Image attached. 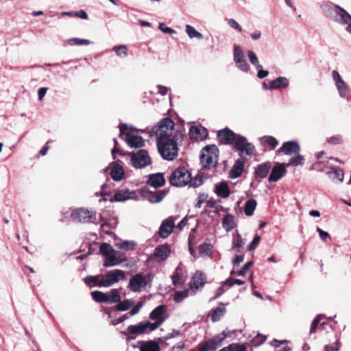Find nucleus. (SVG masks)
Wrapping results in <instances>:
<instances>
[{
    "label": "nucleus",
    "mask_w": 351,
    "mask_h": 351,
    "mask_svg": "<svg viewBox=\"0 0 351 351\" xmlns=\"http://www.w3.org/2000/svg\"><path fill=\"white\" fill-rule=\"evenodd\" d=\"M157 138V147L162 157L167 160H174L178 155V145L184 139V134L179 129L175 128L174 122L169 118H165L152 130Z\"/></svg>",
    "instance_id": "nucleus-1"
},
{
    "label": "nucleus",
    "mask_w": 351,
    "mask_h": 351,
    "mask_svg": "<svg viewBox=\"0 0 351 351\" xmlns=\"http://www.w3.org/2000/svg\"><path fill=\"white\" fill-rule=\"evenodd\" d=\"M219 149L215 145L205 146L201 151L200 163L204 169H210L218 163Z\"/></svg>",
    "instance_id": "nucleus-2"
},
{
    "label": "nucleus",
    "mask_w": 351,
    "mask_h": 351,
    "mask_svg": "<svg viewBox=\"0 0 351 351\" xmlns=\"http://www.w3.org/2000/svg\"><path fill=\"white\" fill-rule=\"evenodd\" d=\"M191 180V173L184 167H178L171 173L169 181L174 186H183Z\"/></svg>",
    "instance_id": "nucleus-3"
},
{
    "label": "nucleus",
    "mask_w": 351,
    "mask_h": 351,
    "mask_svg": "<svg viewBox=\"0 0 351 351\" xmlns=\"http://www.w3.org/2000/svg\"><path fill=\"white\" fill-rule=\"evenodd\" d=\"M322 8L325 12H329L330 10L334 11L336 14L335 21L342 25H348L351 23V15L343 8L338 5H332L329 3H324Z\"/></svg>",
    "instance_id": "nucleus-4"
},
{
    "label": "nucleus",
    "mask_w": 351,
    "mask_h": 351,
    "mask_svg": "<svg viewBox=\"0 0 351 351\" xmlns=\"http://www.w3.org/2000/svg\"><path fill=\"white\" fill-rule=\"evenodd\" d=\"M234 149L239 152V156L243 157L244 156H250L255 154L254 146L247 142L245 137L238 136L237 139L234 143Z\"/></svg>",
    "instance_id": "nucleus-5"
},
{
    "label": "nucleus",
    "mask_w": 351,
    "mask_h": 351,
    "mask_svg": "<svg viewBox=\"0 0 351 351\" xmlns=\"http://www.w3.org/2000/svg\"><path fill=\"white\" fill-rule=\"evenodd\" d=\"M119 129V137L123 138V135L125 134V141L130 147L141 148L144 146L145 141L141 136L135 135L132 132L125 133V130L128 129L126 125L121 124Z\"/></svg>",
    "instance_id": "nucleus-6"
},
{
    "label": "nucleus",
    "mask_w": 351,
    "mask_h": 351,
    "mask_svg": "<svg viewBox=\"0 0 351 351\" xmlns=\"http://www.w3.org/2000/svg\"><path fill=\"white\" fill-rule=\"evenodd\" d=\"M73 220L80 223H94L96 219V213L84 208L75 209L71 215Z\"/></svg>",
    "instance_id": "nucleus-7"
},
{
    "label": "nucleus",
    "mask_w": 351,
    "mask_h": 351,
    "mask_svg": "<svg viewBox=\"0 0 351 351\" xmlns=\"http://www.w3.org/2000/svg\"><path fill=\"white\" fill-rule=\"evenodd\" d=\"M146 325L145 322H141L135 325H130L128 326L125 331L121 333L126 336L127 341H131L136 339L137 335L147 333Z\"/></svg>",
    "instance_id": "nucleus-8"
},
{
    "label": "nucleus",
    "mask_w": 351,
    "mask_h": 351,
    "mask_svg": "<svg viewBox=\"0 0 351 351\" xmlns=\"http://www.w3.org/2000/svg\"><path fill=\"white\" fill-rule=\"evenodd\" d=\"M131 162L135 168L141 169L149 165L152 160L148 152L145 149H140L131 157Z\"/></svg>",
    "instance_id": "nucleus-9"
},
{
    "label": "nucleus",
    "mask_w": 351,
    "mask_h": 351,
    "mask_svg": "<svg viewBox=\"0 0 351 351\" xmlns=\"http://www.w3.org/2000/svg\"><path fill=\"white\" fill-rule=\"evenodd\" d=\"M106 278L104 279V282L101 283V285H104V287H109L125 278V272L121 269L108 271L106 272Z\"/></svg>",
    "instance_id": "nucleus-10"
},
{
    "label": "nucleus",
    "mask_w": 351,
    "mask_h": 351,
    "mask_svg": "<svg viewBox=\"0 0 351 351\" xmlns=\"http://www.w3.org/2000/svg\"><path fill=\"white\" fill-rule=\"evenodd\" d=\"M147 285V276L139 273L135 274L130 278L128 287L133 292H141L142 288L145 287Z\"/></svg>",
    "instance_id": "nucleus-11"
},
{
    "label": "nucleus",
    "mask_w": 351,
    "mask_h": 351,
    "mask_svg": "<svg viewBox=\"0 0 351 351\" xmlns=\"http://www.w3.org/2000/svg\"><path fill=\"white\" fill-rule=\"evenodd\" d=\"M332 79L335 81L339 96L346 98L349 94V88L346 82L342 80L340 74L336 70L332 72Z\"/></svg>",
    "instance_id": "nucleus-12"
},
{
    "label": "nucleus",
    "mask_w": 351,
    "mask_h": 351,
    "mask_svg": "<svg viewBox=\"0 0 351 351\" xmlns=\"http://www.w3.org/2000/svg\"><path fill=\"white\" fill-rule=\"evenodd\" d=\"M234 60L237 66L243 71L247 72L250 69V65L245 59L243 52L240 46L234 47Z\"/></svg>",
    "instance_id": "nucleus-13"
},
{
    "label": "nucleus",
    "mask_w": 351,
    "mask_h": 351,
    "mask_svg": "<svg viewBox=\"0 0 351 351\" xmlns=\"http://www.w3.org/2000/svg\"><path fill=\"white\" fill-rule=\"evenodd\" d=\"M237 137L238 136L228 128L217 132V138L221 144L232 145L235 143Z\"/></svg>",
    "instance_id": "nucleus-14"
},
{
    "label": "nucleus",
    "mask_w": 351,
    "mask_h": 351,
    "mask_svg": "<svg viewBox=\"0 0 351 351\" xmlns=\"http://www.w3.org/2000/svg\"><path fill=\"white\" fill-rule=\"evenodd\" d=\"M221 346V339L218 337L210 338L197 346L199 351H215Z\"/></svg>",
    "instance_id": "nucleus-15"
},
{
    "label": "nucleus",
    "mask_w": 351,
    "mask_h": 351,
    "mask_svg": "<svg viewBox=\"0 0 351 351\" xmlns=\"http://www.w3.org/2000/svg\"><path fill=\"white\" fill-rule=\"evenodd\" d=\"M208 135V130L202 125L192 126L189 130V136L194 141H203L207 138Z\"/></svg>",
    "instance_id": "nucleus-16"
},
{
    "label": "nucleus",
    "mask_w": 351,
    "mask_h": 351,
    "mask_svg": "<svg viewBox=\"0 0 351 351\" xmlns=\"http://www.w3.org/2000/svg\"><path fill=\"white\" fill-rule=\"evenodd\" d=\"M175 227V219L173 217H169L165 219L159 228V234L162 238L168 237L173 232Z\"/></svg>",
    "instance_id": "nucleus-17"
},
{
    "label": "nucleus",
    "mask_w": 351,
    "mask_h": 351,
    "mask_svg": "<svg viewBox=\"0 0 351 351\" xmlns=\"http://www.w3.org/2000/svg\"><path fill=\"white\" fill-rule=\"evenodd\" d=\"M286 165L285 163H278L277 165L274 166L271 171V173L269 176L268 181L270 182H277L282 177H283L286 173Z\"/></svg>",
    "instance_id": "nucleus-18"
},
{
    "label": "nucleus",
    "mask_w": 351,
    "mask_h": 351,
    "mask_svg": "<svg viewBox=\"0 0 351 351\" xmlns=\"http://www.w3.org/2000/svg\"><path fill=\"white\" fill-rule=\"evenodd\" d=\"M300 151V145L295 141H287L282 144V147L277 151L283 152L284 154L291 156L297 154Z\"/></svg>",
    "instance_id": "nucleus-19"
},
{
    "label": "nucleus",
    "mask_w": 351,
    "mask_h": 351,
    "mask_svg": "<svg viewBox=\"0 0 351 351\" xmlns=\"http://www.w3.org/2000/svg\"><path fill=\"white\" fill-rule=\"evenodd\" d=\"M206 282V275L200 271H197L193 276L190 281V287L191 289H198L202 287Z\"/></svg>",
    "instance_id": "nucleus-20"
},
{
    "label": "nucleus",
    "mask_w": 351,
    "mask_h": 351,
    "mask_svg": "<svg viewBox=\"0 0 351 351\" xmlns=\"http://www.w3.org/2000/svg\"><path fill=\"white\" fill-rule=\"evenodd\" d=\"M171 252L170 247L168 244L158 246L155 250L154 256L158 261H165Z\"/></svg>",
    "instance_id": "nucleus-21"
},
{
    "label": "nucleus",
    "mask_w": 351,
    "mask_h": 351,
    "mask_svg": "<svg viewBox=\"0 0 351 351\" xmlns=\"http://www.w3.org/2000/svg\"><path fill=\"white\" fill-rule=\"evenodd\" d=\"M245 160L243 159H237L229 173V176L232 179L239 178L244 169Z\"/></svg>",
    "instance_id": "nucleus-22"
},
{
    "label": "nucleus",
    "mask_w": 351,
    "mask_h": 351,
    "mask_svg": "<svg viewBox=\"0 0 351 351\" xmlns=\"http://www.w3.org/2000/svg\"><path fill=\"white\" fill-rule=\"evenodd\" d=\"M147 183L156 189L159 188L165 185V178L161 173L151 174Z\"/></svg>",
    "instance_id": "nucleus-23"
},
{
    "label": "nucleus",
    "mask_w": 351,
    "mask_h": 351,
    "mask_svg": "<svg viewBox=\"0 0 351 351\" xmlns=\"http://www.w3.org/2000/svg\"><path fill=\"white\" fill-rule=\"evenodd\" d=\"M271 168V163L270 162H263L258 165L255 169L254 175L256 178H265L268 175Z\"/></svg>",
    "instance_id": "nucleus-24"
},
{
    "label": "nucleus",
    "mask_w": 351,
    "mask_h": 351,
    "mask_svg": "<svg viewBox=\"0 0 351 351\" xmlns=\"http://www.w3.org/2000/svg\"><path fill=\"white\" fill-rule=\"evenodd\" d=\"M132 195H135L134 192L130 191L129 190H119L115 192L112 198L109 200L112 202H122L132 198Z\"/></svg>",
    "instance_id": "nucleus-25"
},
{
    "label": "nucleus",
    "mask_w": 351,
    "mask_h": 351,
    "mask_svg": "<svg viewBox=\"0 0 351 351\" xmlns=\"http://www.w3.org/2000/svg\"><path fill=\"white\" fill-rule=\"evenodd\" d=\"M289 84V80L285 77H278L270 81L269 89H279L282 88H287Z\"/></svg>",
    "instance_id": "nucleus-26"
},
{
    "label": "nucleus",
    "mask_w": 351,
    "mask_h": 351,
    "mask_svg": "<svg viewBox=\"0 0 351 351\" xmlns=\"http://www.w3.org/2000/svg\"><path fill=\"white\" fill-rule=\"evenodd\" d=\"M222 226L227 231H232L236 226L234 216L232 214H227L222 219Z\"/></svg>",
    "instance_id": "nucleus-27"
},
{
    "label": "nucleus",
    "mask_w": 351,
    "mask_h": 351,
    "mask_svg": "<svg viewBox=\"0 0 351 351\" xmlns=\"http://www.w3.org/2000/svg\"><path fill=\"white\" fill-rule=\"evenodd\" d=\"M215 193L219 197L222 198H227L229 197L230 191L228 183L222 182L217 184L215 186Z\"/></svg>",
    "instance_id": "nucleus-28"
},
{
    "label": "nucleus",
    "mask_w": 351,
    "mask_h": 351,
    "mask_svg": "<svg viewBox=\"0 0 351 351\" xmlns=\"http://www.w3.org/2000/svg\"><path fill=\"white\" fill-rule=\"evenodd\" d=\"M124 176V169L119 164L113 165L110 169V176L114 181H120Z\"/></svg>",
    "instance_id": "nucleus-29"
},
{
    "label": "nucleus",
    "mask_w": 351,
    "mask_h": 351,
    "mask_svg": "<svg viewBox=\"0 0 351 351\" xmlns=\"http://www.w3.org/2000/svg\"><path fill=\"white\" fill-rule=\"evenodd\" d=\"M141 346L140 347L141 351H160V348L159 344L154 341H140Z\"/></svg>",
    "instance_id": "nucleus-30"
},
{
    "label": "nucleus",
    "mask_w": 351,
    "mask_h": 351,
    "mask_svg": "<svg viewBox=\"0 0 351 351\" xmlns=\"http://www.w3.org/2000/svg\"><path fill=\"white\" fill-rule=\"evenodd\" d=\"M261 144L271 149H275L278 145L277 139L271 136H264L260 138Z\"/></svg>",
    "instance_id": "nucleus-31"
},
{
    "label": "nucleus",
    "mask_w": 351,
    "mask_h": 351,
    "mask_svg": "<svg viewBox=\"0 0 351 351\" xmlns=\"http://www.w3.org/2000/svg\"><path fill=\"white\" fill-rule=\"evenodd\" d=\"M125 260V258L119 259L116 255L110 254L106 257L104 266L108 267L118 265Z\"/></svg>",
    "instance_id": "nucleus-32"
},
{
    "label": "nucleus",
    "mask_w": 351,
    "mask_h": 351,
    "mask_svg": "<svg viewBox=\"0 0 351 351\" xmlns=\"http://www.w3.org/2000/svg\"><path fill=\"white\" fill-rule=\"evenodd\" d=\"M100 275L88 276L84 278V281L90 287L92 286H97L101 287H104V285H101V282H104V279L100 280Z\"/></svg>",
    "instance_id": "nucleus-33"
},
{
    "label": "nucleus",
    "mask_w": 351,
    "mask_h": 351,
    "mask_svg": "<svg viewBox=\"0 0 351 351\" xmlns=\"http://www.w3.org/2000/svg\"><path fill=\"white\" fill-rule=\"evenodd\" d=\"M165 313V306L160 305L155 308L149 314V319L152 320H159L160 319H165L162 315Z\"/></svg>",
    "instance_id": "nucleus-34"
},
{
    "label": "nucleus",
    "mask_w": 351,
    "mask_h": 351,
    "mask_svg": "<svg viewBox=\"0 0 351 351\" xmlns=\"http://www.w3.org/2000/svg\"><path fill=\"white\" fill-rule=\"evenodd\" d=\"M166 195L165 191H158L154 192H149L147 198L152 203H158L160 202Z\"/></svg>",
    "instance_id": "nucleus-35"
},
{
    "label": "nucleus",
    "mask_w": 351,
    "mask_h": 351,
    "mask_svg": "<svg viewBox=\"0 0 351 351\" xmlns=\"http://www.w3.org/2000/svg\"><path fill=\"white\" fill-rule=\"evenodd\" d=\"M106 303H117L121 300V295L119 291L117 289H111L108 293H106Z\"/></svg>",
    "instance_id": "nucleus-36"
},
{
    "label": "nucleus",
    "mask_w": 351,
    "mask_h": 351,
    "mask_svg": "<svg viewBox=\"0 0 351 351\" xmlns=\"http://www.w3.org/2000/svg\"><path fill=\"white\" fill-rule=\"evenodd\" d=\"M257 203L254 199H249L245 204L244 213L247 216H251L256 207Z\"/></svg>",
    "instance_id": "nucleus-37"
},
{
    "label": "nucleus",
    "mask_w": 351,
    "mask_h": 351,
    "mask_svg": "<svg viewBox=\"0 0 351 351\" xmlns=\"http://www.w3.org/2000/svg\"><path fill=\"white\" fill-rule=\"evenodd\" d=\"M245 242L239 233L234 236L232 247L233 250H234L237 253L241 252L240 249L243 246Z\"/></svg>",
    "instance_id": "nucleus-38"
},
{
    "label": "nucleus",
    "mask_w": 351,
    "mask_h": 351,
    "mask_svg": "<svg viewBox=\"0 0 351 351\" xmlns=\"http://www.w3.org/2000/svg\"><path fill=\"white\" fill-rule=\"evenodd\" d=\"M117 303L118 304L115 306L116 310L125 311L130 309L134 304V301L126 299L123 301L120 300Z\"/></svg>",
    "instance_id": "nucleus-39"
},
{
    "label": "nucleus",
    "mask_w": 351,
    "mask_h": 351,
    "mask_svg": "<svg viewBox=\"0 0 351 351\" xmlns=\"http://www.w3.org/2000/svg\"><path fill=\"white\" fill-rule=\"evenodd\" d=\"M116 246L119 249L130 251L133 250L136 247V243L133 241H124L117 243Z\"/></svg>",
    "instance_id": "nucleus-40"
},
{
    "label": "nucleus",
    "mask_w": 351,
    "mask_h": 351,
    "mask_svg": "<svg viewBox=\"0 0 351 351\" xmlns=\"http://www.w3.org/2000/svg\"><path fill=\"white\" fill-rule=\"evenodd\" d=\"M324 318V315H318L313 321L311 328H310V334H314L317 332V329L319 327V325L320 326H324L325 324V322L320 323L321 320Z\"/></svg>",
    "instance_id": "nucleus-41"
},
{
    "label": "nucleus",
    "mask_w": 351,
    "mask_h": 351,
    "mask_svg": "<svg viewBox=\"0 0 351 351\" xmlns=\"http://www.w3.org/2000/svg\"><path fill=\"white\" fill-rule=\"evenodd\" d=\"M226 312V308L224 307L219 306L215 309H213L211 312L210 317L213 322H216L219 321L221 316L223 315Z\"/></svg>",
    "instance_id": "nucleus-42"
},
{
    "label": "nucleus",
    "mask_w": 351,
    "mask_h": 351,
    "mask_svg": "<svg viewBox=\"0 0 351 351\" xmlns=\"http://www.w3.org/2000/svg\"><path fill=\"white\" fill-rule=\"evenodd\" d=\"M93 299L99 303H106V293L100 291H94L91 292Z\"/></svg>",
    "instance_id": "nucleus-43"
},
{
    "label": "nucleus",
    "mask_w": 351,
    "mask_h": 351,
    "mask_svg": "<svg viewBox=\"0 0 351 351\" xmlns=\"http://www.w3.org/2000/svg\"><path fill=\"white\" fill-rule=\"evenodd\" d=\"M112 50L120 58H125L128 56V47L125 45L114 46Z\"/></svg>",
    "instance_id": "nucleus-44"
},
{
    "label": "nucleus",
    "mask_w": 351,
    "mask_h": 351,
    "mask_svg": "<svg viewBox=\"0 0 351 351\" xmlns=\"http://www.w3.org/2000/svg\"><path fill=\"white\" fill-rule=\"evenodd\" d=\"M304 158L302 156L298 154L296 156L291 158L289 162L285 163V165L288 167L289 166H298L299 165H302L304 164Z\"/></svg>",
    "instance_id": "nucleus-45"
},
{
    "label": "nucleus",
    "mask_w": 351,
    "mask_h": 351,
    "mask_svg": "<svg viewBox=\"0 0 351 351\" xmlns=\"http://www.w3.org/2000/svg\"><path fill=\"white\" fill-rule=\"evenodd\" d=\"M212 245L206 242L203 243L198 247L200 255H210L212 253Z\"/></svg>",
    "instance_id": "nucleus-46"
},
{
    "label": "nucleus",
    "mask_w": 351,
    "mask_h": 351,
    "mask_svg": "<svg viewBox=\"0 0 351 351\" xmlns=\"http://www.w3.org/2000/svg\"><path fill=\"white\" fill-rule=\"evenodd\" d=\"M67 43L69 45H88L90 41L87 39H82L79 38H72L67 40Z\"/></svg>",
    "instance_id": "nucleus-47"
},
{
    "label": "nucleus",
    "mask_w": 351,
    "mask_h": 351,
    "mask_svg": "<svg viewBox=\"0 0 351 351\" xmlns=\"http://www.w3.org/2000/svg\"><path fill=\"white\" fill-rule=\"evenodd\" d=\"M186 32L191 38H197L202 39L203 38L202 34L196 31L195 28L191 26L190 25H186Z\"/></svg>",
    "instance_id": "nucleus-48"
},
{
    "label": "nucleus",
    "mask_w": 351,
    "mask_h": 351,
    "mask_svg": "<svg viewBox=\"0 0 351 351\" xmlns=\"http://www.w3.org/2000/svg\"><path fill=\"white\" fill-rule=\"evenodd\" d=\"M165 319H160L159 320H156L155 322L151 323L149 321H146L145 325L147 328V330H149V331H154L156 330L162 324L165 322Z\"/></svg>",
    "instance_id": "nucleus-49"
},
{
    "label": "nucleus",
    "mask_w": 351,
    "mask_h": 351,
    "mask_svg": "<svg viewBox=\"0 0 351 351\" xmlns=\"http://www.w3.org/2000/svg\"><path fill=\"white\" fill-rule=\"evenodd\" d=\"M327 173H332L335 176V178L339 182H342L343 180L344 173L342 169L337 167H331V171H328Z\"/></svg>",
    "instance_id": "nucleus-50"
},
{
    "label": "nucleus",
    "mask_w": 351,
    "mask_h": 351,
    "mask_svg": "<svg viewBox=\"0 0 351 351\" xmlns=\"http://www.w3.org/2000/svg\"><path fill=\"white\" fill-rule=\"evenodd\" d=\"M99 251L103 256L106 257L110 254V252H114V250L109 243H103L99 247Z\"/></svg>",
    "instance_id": "nucleus-51"
},
{
    "label": "nucleus",
    "mask_w": 351,
    "mask_h": 351,
    "mask_svg": "<svg viewBox=\"0 0 351 351\" xmlns=\"http://www.w3.org/2000/svg\"><path fill=\"white\" fill-rule=\"evenodd\" d=\"M247 56L252 64H253L256 69H259L260 65L261 64L259 63L258 59L255 53L251 50H249L247 51Z\"/></svg>",
    "instance_id": "nucleus-52"
},
{
    "label": "nucleus",
    "mask_w": 351,
    "mask_h": 351,
    "mask_svg": "<svg viewBox=\"0 0 351 351\" xmlns=\"http://www.w3.org/2000/svg\"><path fill=\"white\" fill-rule=\"evenodd\" d=\"M189 291L184 290L182 291H177L173 296L174 302L178 303L181 302L184 299L188 297Z\"/></svg>",
    "instance_id": "nucleus-53"
},
{
    "label": "nucleus",
    "mask_w": 351,
    "mask_h": 351,
    "mask_svg": "<svg viewBox=\"0 0 351 351\" xmlns=\"http://www.w3.org/2000/svg\"><path fill=\"white\" fill-rule=\"evenodd\" d=\"M188 184H190V186L197 188L203 184V180L201 176H197L194 178V179L191 178V180Z\"/></svg>",
    "instance_id": "nucleus-54"
},
{
    "label": "nucleus",
    "mask_w": 351,
    "mask_h": 351,
    "mask_svg": "<svg viewBox=\"0 0 351 351\" xmlns=\"http://www.w3.org/2000/svg\"><path fill=\"white\" fill-rule=\"evenodd\" d=\"M261 236L256 235L254 238L253 239L252 241L248 245L247 250L249 251H253L254 250L257 246L258 245L260 241H261Z\"/></svg>",
    "instance_id": "nucleus-55"
},
{
    "label": "nucleus",
    "mask_w": 351,
    "mask_h": 351,
    "mask_svg": "<svg viewBox=\"0 0 351 351\" xmlns=\"http://www.w3.org/2000/svg\"><path fill=\"white\" fill-rule=\"evenodd\" d=\"M253 261H249L247 263H245L244 266L239 271H237L238 276H245L247 274V271L253 265Z\"/></svg>",
    "instance_id": "nucleus-56"
},
{
    "label": "nucleus",
    "mask_w": 351,
    "mask_h": 351,
    "mask_svg": "<svg viewBox=\"0 0 351 351\" xmlns=\"http://www.w3.org/2000/svg\"><path fill=\"white\" fill-rule=\"evenodd\" d=\"M327 142L331 145H338L342 143V138L340 135L333 136L328 138Z\"/></svg>",
    "instance_id": "nucleus-57"
},
{
    "label": "nucleus",
    "mask_w": 351,
    "mask_h": 351,
    "mask_svg": "<svg viewBox=\"0 0 351 351\" xmlns=\"http://www.w3.org/2000/svg\"><path fill=\"white\" fill-rule=\"evenodd\" d=\"M228 24L233 29L239 31V32H242L241 26L233 19H230L228 20Z\"/></svg>",
    "instance_id": "nucleus-58"
},
{
    "label": "nucleus",
    "mask_w": 351,
    "mask_h": 351,
    "mask_svg": "<svg viewBox=\"0 0 351 351\" xmlns=\"http://www.w3.org/2000/svg\"><path fill=\"white\" fill-rule=\"evenodd\" d=\"M207 198V195L204 193H199L197 197V202L195 204V208H199L202 207V204L205 202Z\"/></svg>",
    "instance_id": "nucleus-59"
},
{
    "label": "nucleus",
    "mask_w": 351,
    "mask_h": 351,
    "mask_svg": "<svg viewBox=\"0 0 351 351\" xmlns=\"http://www.w3.org/2000/svg\"><path fill=\"white\" fill-rule=\"evenodd\" d=\"M159 29L164 33H166V34H175L176 33V31L173 30V29L169 27H166L164 23H159Z\"/></svg>",
    "instance_id": "nucleus-60"
},
{
    "label": "nucleus",
    "mask_w": 351,
    "mask_h": 351,
    "mask_svg": "<svg viewBox=\"0 0 351 351\" xmlns=\"http://www.w3.org/2000/svg\"><path fill=\"white\" fill-rule=\"evenodd\" d=\"M257 70V77L259 79H263L269 75V72L266 70L263 69L262 65H260L259 69H256Z\"/></svg>",
    "instance_id": "nucleus-61"
},
{
    "label": "nucleus",
    "mask_w": 351,
    "mask_h": 351,
    "mask_svg": "<svg viewBox=\"0 0 351 351\" xmlns=\"http://www.w3.org/2000/svg\"><path fill=\"white\" fill-rule=\"evenodd\" d=\"M112 227L109 222H105L101 224V229L107 234H110Z\"/></svg>",
    "instance_id": "nucleus-62"
},
{
    "label": "nucleus",
    "mask_w": 351,
    "mask_h": 351,
    "mask_svg": "<svg viewBox=\"0 0 351 351\" xmlns=\"http://www.w3.org/2000/svg\"><path fill=\"white\" fill-rule=\"evenodd\" d=\"M142 306H143V303L141 302H138L129 312L130 315L133 316V315L137 314L140 311V309L142 308Z\"/></svg>",
    "instance_id": "nucleus-63"
},
{
    "label": "nucleus",
    "mask_w": 351,
    "mask_h": 351,
    "mask_svg": "<svg viewBox=\"0 0 351 351\" xmlns=\"http://www.w3.org/2000/svg\"><path fill=\"white\" fill-rule=\"evenodd\" d=\"M317 231L319 232V237L322 241H326V239L330 237L329 234L327 232L324 231L320 228H317Z\"/></svg>",
    "instance_id": "nucleus-64"
}]
</instances>
